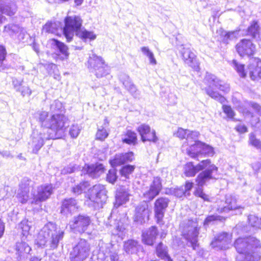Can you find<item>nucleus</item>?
I'll return each mask as SVG.
<instances>
[{"label": "nucleus", "mask_w": 261, "mask_h": 261, "mask_svg": "<svg viewBox=\"0 0 261 261\" xmlns=\"http://www.w3.org/2000/svg\"><path fill=\"white\" fill-rule=\"evenodd\" d=\"M203 169L205 170L198 175L196 179L197 185L202 186L207 181L213 178V174L218 171V168L211 164L210 160H203L197 166H194L192 162L188 163L184 167V173L186 176L193 177L197 172Z\"/></svg>", "instance_id": "obj_1"}, {"label": "nucleus", "mask_w": 261, "mask_h": 261, "mask_svg": "<svg viewBox=\"0 0 261 261\" xmlns=\"http://www.w3.org/2000/svg\"><path fill=\"white\" fill-rule=\"evenodd\" d=\"M64 231L58 230L57 226L49 222L44 226L38 234L36 244L40 247L48 246L50 249L56 248L64 236Z\"/></svg>", "instance_id": "obj_2"}, {"label": "nucleus", "mask_w": 261, "mask_h": 261, "mask_svg": "<svg viewBox=\"0 0 261 261\" xmlns=\"http://www.w3.org/2000/svg\"><path fill=\"white\" fill-rule=\"evenodd\" d=\"M204 81L208 86L205 88L206 94L221 103H224L226 101L225 98L218 92L214 91L213 87L219 89L224 93H227L230 90L229 85L222 81L215 75L208 73H206Z\"/></svg>", "instance_id": "obj_3"}, {"label": "nucleus", "mask_w": 261, "mask_h": 261, "mask_svg": "<svg viewBox=\"0 0 261 261\" xmlns=\"http://www.w3.org/2000/svg\"><path fill=\"white\" fill-rule=\"evenodd\" d=\"M55 139L56 135L54 133L46 131L44 128H40L33 131L29 145L32 148L33 152L37 153L46 140Z\"/></svg>", "instance_id": "obj_4"}, {"label": "nucleus", "mask_w": 261, "mask_h": 261, "mask_svg": "<svg viewBox=\"0 0 261 261\" xmlns=\"http://www.w3.org/2000/svg\"><path fill=\"white\" fill-rule=\"evenodd\" d=\"M87 66L90 72L97 78L102 77L109 73L108 67L100 56L92 54L89 58Z\"/></svg>", "instance_id": "obj_5"}, {"label": "nucleus", "mask_w": 261, "mask_h": 261, "mask_svg": "<svg viewBox=\"0 0 261 261\" xmlns=\"http://www.w3.org/2000/svg\"><path fill=\"white\" fill-rule=\"evenodd\" d=\"M89 204H91L95 209L102 207L107 199V191L105 187L101 185H96L89 190Z\"/></svg>", "instance_id": "obj_6"}, {"label": "nucleus", "mask_w": 261, "mask_h": 261, "mask_svg": "<svg viewBox=\"0 0 261 261\" xmlns=\"http://www.w3.org/2000/svg\"><path fill=\"white\" fill-rule=\"evenodd\" d=\"M200 227L197 220H189L182 230L184 238L188 241L194 250L197 247L198 236Z\"/></svg>", "instance_id": "obj_7"}, {"label": "nucleus", "mask_w": 261, "mask_h": 261, "mask_svg": "<svg viewBox=\"0 0 261 261\" xmlns=\"http://www.w3.org/2000/svg\"><path fill=\"white\" fill-rule=\"evenodd\" d=\"M82 25V20L77 16H68L65 19V27L63 32L67 41L70 42L74 36V33L81 30Z\"/></svg>", "instance_id": "obj_8"}, {"label": "nucleus", "mask_w": 261, "mask_h": 261, "mask_svg": "<svg viewBox=\"0 0 261 261\" xmlns=\"http://www.w3.org/2000/svg\"><path fill=\"white\" fill-rule=\"evenodd\" d=\"M234 246L238 253L249 255L253 248L260 246L259 241L255 238L249 237L246 238H238L234 242Z\"/></svg>", "instance_id": "obj_9"}, {"label": "nucleus", "mask_w": 261, "mask_h": 261, "mask_svg": "<svg viewBox=\"0 0 261 261\" xmlns=\"http://www.w3.org/2000/svg\"><path fill=\"white\" fill-rule=\"evenodd\" d=\"M215 207L219 213H227L230 211L242 208L238 205L237 198L231 195H226L223 199L217 200Z\"/></svg>", "instance_id": "obj_10"}, {"label": "nucleus", "mask_w": 261, "mask_h": 261, "mask_svg": "<svg viewBox=\"0 0 261 261\" xmlns=\"http://www.w3.org/2000/svg\"><path fill=\"white\" fill-rule=\"evenodd\" d=\"M90 246L84 239H80L70 253V258L75 261H83L89 255Z\"/></svg>", "instance_id": "obj_11"}, {"label": "nucleus", "mask_w": 261, "mask_h": 261, "mask_svg": "<svg viewBox=\"0 0 261 261\" xmlns=\"http://www.w3.org/2000/svg\"><path fill=\"white\" fill-rule=\"evenodd\" d=\"M34 186V181L28 177H24L19 184L16 198L19 202L25 203L30 199V190Z\"/></svg>", "instance_id": "obj_12"}, {"label": "nucleus", "mask_w": 261, "mask_h": 261, "mask_svg": "<svg viewBox=\"0 0 261 261\" xmlns=\"http://www.w3.org/2000/svg\"><path fill=\"white\" fill-rule=\"evenodd\" d=\"M188 154L192 158H196L201 154L212 156L214 154L213 148L207 145L200 142H196V144H190L187 149Z\"/></svg>", "instance_id": "obj_13"}, {"label": "nucleus", "mask_w": 261, "mask_h": 261, "mask_svg": "<svg viewBox=\"0 0 261 261\" xmlns=\"http://www.w3.org/2000/svg\"><path fill=\"white\" fill-rule=\"evenodd\" d=\"M66 117L62 114H55L49 117V125L44 128L47 132H51L56 135L58 132L63 131L66 124Z\"/></svg>", "instance_id": "obj_14"}, {"label": "nucleus", "mask_w": 261, "mask_h": 261, "mask_svg": "<svg viewBox=\"0 0 261 261\" xmlns=\"http://www.w3.org/2000/svg\"><path fill=\"white\" fill-rule=\"evenodd\" d=\"M53 193V187L50 184H44L37 187V193L32 192V204H38L48 199Z\"/></svg>", "instance_id": "obj_15"}, {"label": "nucleus", "mask_w": 261, "mask_h": 261, "mask_svg": "<svg viewBox=\"0 0 261 261\" xmlns=\"http://www.w3.org/2000/svg\"><path fill=\"white\" fill-rule=\"evenodd\" d=\"M179 50L185 63L194 70L199 71L200 70L199 63L191 49L182 45Z\"/></svg>", "instance_id": "obj_16"}, {"label": "nucleus", "mask_w": 261, "mask_h": 261, "mask_svg": "<svg viewBox=\"0 0 261 261\" xmlns=\"http://www.w3.org/2000/svg\"><path fill=\"white\" fill-rule=\"evenodd\" d=\"M169 202L168 198L160 197L157 199L154 203L155 218L157 223L160 225L164 224L163 219Z\"/></svg>", "instance_id": "obj_17"}, {"label": "nucleus", "mask_w": 261, "mask_h": 261, "mask_svg": "<svg viewBox=\"0 0 261 261\" xmlns=\"http://www.w3.org/2000/svg\"><path fill=\"white\" fill-rule=\"evenodd\" d=\"M91 222L89 216L79 215L74 217L73 220L70 222L69 225L71 229L80 233H83L87 230Z\"/></svg>", "instance_id": "obj_18"}, {"label": "nucleus", "mask_w": 261, "mask_h": 261, "mask_svg": "<svg viewBox=\"0 0 261 261\" xmlns=\"http://www.w3.org/2000/svg\"><path fill=\"white\" fill-rule=\"evenodd\" d=\"M151 211L149 208L148 203L144 201L141 202L136 208V213L134 215V221L138 223L142 224L149 220Z\"/></svg>", "instance_id": "obj_19"}, {"label": "nucleus", "mask_w": 261, "mask_h": 261, "mask_svg": "<svg viewBox=\"0 0 261 261\" xmlns=\"http://www.w3.org/2000/svg\"><path fill=\"white\" fill-rule=\"evenodd\" d=\"M236 49L240 56H251L255 51V45L248 39H242L237 45Z\"/></svg>", "instance_id": "obj_20"}, {"label": "nucleus", "mask_w": 261, "mask_h": 261, "mask_svg": "<svg viewBox=\"0 0 261 261\" xmlns=\"http://www.w3.org/2000/svg\"><path fill=\"white\" fill-rule=\"evenodd\" d=\"M162 188V186L161 178L159 177H154L150 185L149 189L144 192V197L149 201L152 200L155 197L159 194Z\"/></svg>", "instance_id": "obj_21"}, {"label": "nucleus", "mask_w": 261, "mask_h": 261, "mask_svg": "<svg viewBox=\"0 0 261 261\" xmlns=\"http://www.w3.org/2000/svg\"><path fill=\"white\" fill-rule=\"evenodd\" d=\"M105 170L102 164L96 163L95 164H85L82 170V175L88 174L93 178L98 177Z\"/></svg>", "instance_id": "obj_22"}, {"label": "nucleus", "mask_w": 261, "mask_h": 261, "mask_svg": "<svg viewBox=\"0 0 261 261\" xmlns=\"http://www.w3.org/2000/svg\"><path fill=\"white\" fill-rule=\"evenodd\" d=\"M230 240V236L228 233L222 232L215 238V240L212 241L211 245L213 248L226 249L229 247Z\"/></svg>", "instance_id": "obj_23"}, {"label": "nucleus", "mask_w": 261, "mask_h": 261, "mask_svg": "<svg viewBox=\"0 0 261 261\" xmlns=\"http://www.w3.org/2000/svg\"><path fill=\"white\" fill-rule=\"evenodd\" d=\"M79 205L76 200L72 198L65 199L62 204L61 213L66 216L76 212Z\"/></svg>", "instance_id": "obj_24"}, {"label": "nucleus", "mask_w": 261, "mask_h": 261, "mask_svg": "<svg viewBox=\"0 0 261 261\" xmlns=\"http://www.w3.org/2000/svg\"><path fill=\"white\" fill-rule=\"evenodd\" d=\"M130 195V191L128 188L124 186L119 187L116 192L114 206L117 207L126 203L129 201Z\"/></svg>", "instance_id": "obj_25"}, {"label": "nucleus", "mask_w": 261, "mask_h": 261, "mask_svg": "<svg viewBox=\"0 0 261 261\" xmlns=\"http://www.w3.org/2000/svg\"><path fill=\"white\" fill-rule=\"evenodd\" d=\"M134 159L133 153L129 152L125 153L116 154L113 159L109 161V162L111 165L114 167L132 162Z\"/></svg>", "instance_id": "obj_26"}, {"label": "nucleus", "mask_w": 261, "mask_h": 261, "mask_svg": "<svg viewBox=\"0 0 261 261\" xmlns=\"http://www.w3.org/2000/svg\"><path fill=\"white\" fill-rule=\"evenodd\" d=\"M108 247H111V250H110L109 252L105 253L103 251L100 250L96 258L98 261H108L109 258L111 261H118L119 257L117 250L114 248V246L111 244H108Z\"/></svg>", "instance_id": "obj_27"}, {"label": "nucleus", "mask_w": 261, "mask_h": 261, "mask_svg": "<svg viewBox=\"0 0 261 261\" xmlns=\"http://www.w3.org/2000/svg\"><path fill=\"white\" fill-rule=\"evenodd\" d=\"M252 61L248 67L249 75L252 80H255L257 77H261V62L256 59H252Z\"/></svg>", "instance_id": "obj_28"}, {"label": "nucleus", "mask_w": 261, "mask_h": 261, "mask_svg": "<svg viewBox=\"0 0 261 261\" xmlns=\"http://www.w3.org/2000/svg\"><path fill=\"white\" fill-rule=\"evenodd\" d=\"M158 230L155 226H151L148 230L144 231L142 233V241L148 245H153Z\"/></svg>", "instance_id": "obj_29"}, {"label": "nucleus", "mask_w": 261, "mask_h": 261, "mask_svg": "<svg viewBox=\"0 0 261 261\" xmlns=\"http://www.w3.org/2000/svg\"><path fill=\"white\" fill-rule=\"evenodd\" d=\"M124 249L128 254L136 253L143 254L142 247L138 244V242L134 240H129L125 242L124 244Z\"/></svg>", "instance_id": "obj_30"}, {"label": "nucleus", "mask_w": 261, "mask_h": 261, "mask_svg": "<svg viewBox=\"0 0 261 261\" xmlns=\"http://www.w3.org/2000/svg\"><path fill=\"white\" fill-rule=\"evenodd\" d=\"M17 7L13 2H7L0 0V12L8 16L13 15L16 12Z\"/></svg>", "instance_id": "obj_31"}, {"label": "nucleus", "mask_w": 261, "mask_h": 261, "mask_svg": "<svg viewBox=\"0 0 261 261\" xmlns=\"http://www.w3.org/2000/svg\"><path fill=\"white\" fill-rule=\"evenodd\" d=\"M16 254L18 255L17 259L20 260L25 259V255L29 253L31 248L28 244L22 241L16 244Z\"/></svg>", "instance_id": "obj_32"}, {"label": "nucleus", "mask_w": 261, "mask_h": 261, "mask_svg": "<svg viewBox=\"0 0 261 261\" xmlns=\"http://www.w3.org/2000/svg\"><path fill=\"white\" fill-rule=\"evenodd\" d=\"M61 23L59 22L46 23L43 28V31L48 33L58 34V31L63 32Z\"/></svg>", "instance_id": "obj_33"}, {"label": "nucleus", "mask_w": 261, "mask_h": 261, "mask_svg": "<svg viewBox=\"0 0 261 261\" xmlns=\"http://www.w3.org/2000/svg\"><path fill=\"white\" fill-rule=\"evenodd\" d=\"M36 117L41 124L40 128H47L49 125V117L46 111H38L36 113Z\"/></svg>", "instance_id": "obj_34"}, {"label": "nucleus", "mask_w": 261, "mask_h": 261, "mask_svg": "<svg viewBox=\"0 0 261 261\" xmlns=\"http://www.w3.org/2000/svg\"><path fill=\"white\" fill-rule=\"evenodd\" d=\"M157 255L161 259L167 261H172L168 254L167 247L162 243H160L156 248Z\"/></svg>", "instance_id": "obj_35"}, {"label": "nucleus", "mask_w": 261, "mask_h": 261, "mask_svg": "<svg viewBox=\"0 0 261 261\" xmlns=\"http://www.w3.org/2000/svg\"><path fill=\"white\" fill-rule=\"evenodd\" d=\"M123 142L128 144L135 145L137 143V134L131 130H127L122 138Z\"/></svg>", "instance_id": "obj_36"}, {"label": "nucleus", "mask_w": 261, "mask_h": 261, "mask_svg": "<svg viewBox=\"0 0 261 261\" xmlns=\"http://www.w3.org/2000/svg\"><path fill=\"white\" fill-rule=\"evenodd\" d=\"M51 41V45L57 48L66 58H67L69 56L67 47L63 43L56 39H53Z\"/></svg>", "instance_id": "obj_37"}, {"label": "nucleus", "mask_w": 261, "mask_h": 261, "mask_svg": "<svg viewBox=\"0 0 261 261\" xmlns=\"http://www.w3.org/2000/svg\"><path fill=\"white\" fill-rule=\"evenodd\" d=\"M76 35L85 41L88 40H93L96 37V35L93 32L88 31L86 30H81L80 31L77 32Z\"/></svg>", "instance_id": "obj_38"}, {"label": "nucleus", "mask_w": 261, "mask_h": 261, "mask_svg": "<svg viewBox=\"0 0 261 261\" xmlns=\"http://www.w3.org/2000/svg\"><path fill=\"white\" fill-rule=\"evenodd\" d=\"M32 226V222L27 220H23L19 224L18 227L22 231V234L23 236H27Z\"/></svg>", "instance_id": "obj_39"}, {"label": "nucleus", "mask_w": 261, "mask_h": 261, "mask_svg": "<svg viewBox=\"0 0 261 261\" xmlns=\"http://www.w3.org/2000/svg\"><path fill=\"white\" fill-rule=\"evenodd\" d=\"M141 50L143 54L147 57L149 60L150 64L155 65L156 64L157 62L154 58L153 53L149 49L148 47L144 46L141 48Z\"/></svg>", "instance_id": "obj_40"}, {"label": "nucleus", "mask_w": 261, "mask_h": 261, "mask_svg": "<svg viewBox=\"0 0 261 261\" xmlns=\"http://www.w3.org/2000/svg\"><path fill=\"white\" fill-rule=\"evenodd\" d=\"M135 167L133 165H126L122 167L120 170V173L122 176L125 178H129V175L134 172Z\"/></svg>", "instance_id": "obj_41"}, {"label": "nucleus", "mask_w": 261, "mask_h": 261, "mask_svg": "<svg viewBox=\"0 0 261 261\" xmlns=\"http://www.w3.org/2000/svg\"><path fill=\"white\" fill-rule=\"evenodd\" d=\"M248 34L255 38L259 34V25L257 22L253 21L248 29Z\"/></svg>", "instance_id": "obj_42"}, {"label": "nucleus", "mask_w": 261, "mask_h": 261, "mask_svg": "<svg viewBox=\"0 0 261 261\" xmlns=\"http://www.w3.org/2000/svg\"><path fill=\"white\" fill-rule=\"evenodd\" d=\"M249 224L252 227L258 228L261 229V218L253 215H250L248 216Z\"/></svg>", "instance_id": "obj_43"}, {"label": "nucleus", "mask_w": 261, "mask_h": 261, "mask_svg": "<svg viewBox=\"0 0 261 261\" xmlns=\"http://www.w3.org/2000/svg\"><path fill=\"white\" fill-rule=\"evenodd\" d=\"M20 31V28L18 25L8 24L5 27L4 32L8 33L10 36L18 33Z\"/></svg>", "instance_id": "obj_44"}, {"label": "nucleus", "mask_w": 261, "mask_h": 261, "mask_svg": "<svg viewBox=\"0 0 261 261\" xmlns=\"http://www.w3.org/2000/svg\"><path fill=\"white\" fill-rule=\"evenodd\" d=\"M90 186L87 181L81 182L73 188L72 191L74 194L77 195L81 194L83 192L85 191Z\"/></svg>", "instance_id": "obj_45"}, {"label": "nucleus", "mask_w": 261, "mask_h": 261, "mask_svg": "<svg viewBox=\"0 0 261 261\" xmlns=\"http://www.w3.org/2000/svg\"><path fill=\"white\" fill-rule=\"evenodd\" d=\"M200 134L197 131H191L189 130V132L187 134V137L186 138V140L187 141L188 144L189 142H194L195 143H196V142H198V139Z\"/></svg>", "instance_id": "obj_46"}, {"label": "nucleus", "mask_w": 261, "mask_h": 261, "mask_svg": "<svg viewBox=\"0 0 261 261\" xmlns=\"http://www.w3.org/2000/svg\"><path fill=\"white\" fill-rule=\"evenodd\" d=\"M238 34L239 32L237 31L228 32H222V36H223V41L227 43L229 40L237 38Z\"/></svg>", "instance_id": "obj_47"}, {"label": "nucleus", "mask_w": 261, "mask_h": 261, "mask_svg": "<svg viewBox=\"0 0 261 261\" xmlns=\"http://www.w3.org/2000/svg\"><path fill=\"white\" fill-rule=\"evenodd\" d=\"M234 68L241 77H245L246 73L244 69V65L239 63L236 60L233 61Z\"/></svg>", "instance_id": "obj_48"}, {"label": "nucleus", "mask_w": 261, "mask_h": 261, "mask_svg": "<svg viewBox=\"0 0 261 261\" xmlns=\"http://www.w3.org/2000/svg\"><path fill=\"white\" fill-rule=\"evenodd\" d=\"M138 132L141 136V139L150 132V127L149 125L142 124L138 127Z\"/></svg>", "instance_id": "obj_49"}, {"label": "nucleus", "mask_w": 261, "mask_h": 261, "mask_svg": "<svg viewBox=\"0 0 261 261\" xmlns=\"http://www.w3.org/2000/svg\"><path fill=\"white\" fill-rule=\"evenodd\" d=\"M120 80L126 89L130 87V85H134L129 76L126 74H124L121 75Z\"/></svg>", "instance_id": "obj_50"}, {"label": "nucleus", "mask_w": 261, "mask_h": 261, "mask_svg": "<svg viewBox=\"0 0 261 261\" xmlns=\"http://www.w3.org/2000/svg\"><path fill=\"white\" fill-rule=\"evenodd\" d=\"M117 179V171L115 169H110L107 176V180L112 184H114Z\"/></svg>", "instance_id": "obj_51"}, {"label": "nucleus", "mask_w": 261, "mask_h": 261, "mask_svg": "<svg viewBox=\"0 0 261 261\" xmlns=\"http://www.w3.org/2000/svg\"><path fill=\"white\" fill-rule=\"evenodd\" d=\"M249 143L255 148L261 150V141L257 139L255 135L251 133L249 136Z\"/></svg>", "instance_id": "obj_52"}, {"label": "nucleus", "mask_w": 261, "mask_h": 261, "mask_svg": "<svg viewBox=\"0 0 261 261\" xmlns=\"http://www.w3.org/2000/svg\"><path fill=\"white\" fill-rule=\"evenodd\" d=\"M108 136V133L105 128L102 127L98 128L96 134V139L101 141L104 140Z\"/></svg>", "instance_id": "obj_53"}, {"label": "nucleus", "mask_w": 261, "mask_h": 261, "mask_svg": "<svg viewBox=\"0 0 261 261\" xmlns=\"http://www.w3.org/2000/svg\"><path fill=\"white\" fill-rule=\"evenodd\" d=\"M142 140L144 142L147 141L156 142L158 140V138L155 136V130H152L151 132L150 131L147 135L143 137Z\"/></svg>", "instance_id": "obj_54"}, {"label": "nucleus", "mask_w": 261, "mask_h": 261, "mask_svg": "<svg viewBox=\"0 0 261 261\" xmlns=\"http://www.w3.org/2000/svg\"><path fill=\"white\" fill-rule=\"evenodd\" d=\"M224 220H225V218L222 216L213 215H210V216H208V217H207V218L205 219V220L204 221V224L205 225H208L211 222L214 221L219 220L220 221H223Z\"/></svg>", "instance_id": "obj_55"}, {"label": "nucleus", "mask_w": 261, "mask_h": 261, "mask_svg": "<svg viewBox=\"0 0 261 261\" xmlns=\"http://www.w3.org/2000/svg\"><path fill=\"white\" fill-rule=\"evenodd\" d=\"M62 108V103L58 100H55L50 105V110L52 112H61Z\"/></svg>", "instance_id": "obj_56"}, {"label": "nucleus", "mask_w": 261, "mask_h": 261, "mask_svg": "<svg viewBox=\"0 0 261 261\" xmlns=\"http://www.w3.org/2000/svg\"><path fill=\"white\" fill-rule=\"evenodd\" d=\"M189 132V129H185L179 127L178 128L177 132L174 135L180 139H186L187 134Z\"/></svg>", "instance_id": "obj_57"}, {"label": "nucleus", "mask_w": 261, "mask_h": 261, "mask_svg": "<svg viewBox=\"0 0 261 261\" xmlns=\"http://www.w3.org/2000/svg\"><path fill=\"white\" fill-rule=\"evenodd\" d=\"M222 108L223 112L226 114L228 118L230 119L233 118L235 113L231 107L227 105H223Z\"/></svg>", "instance_id": "obj_58"}, {"label": "nucleus", "mask_w": 261, "mask_h": 261, "mask_svg": "<svg viewBox=\"0 0 261 261\" xmlns=\"http://www.w3.org/2000/svg\"><path fill=\"white\" fill-rule=\"evenodd\" d=\"M202 186H198V188L194 192V194L197 197H201L205 201H208V196L203 192V189Z\"/></svg>", "instance_id": "obj_59"}, {"label": "nucleus", "mask_w": 261, "mask_h": 261, "mask_svg": "<svg viewBox=\"0 0 261 261\" xmlns=\"http://www.w3.org/2000/svg\"><path fill=\"white\" fill-rule=\"evenodd\" d=\"M12 85L14 88L17 92L23 85V79H18L16 77L12 78Z\"/></svg>", "instance_id": "obj_60"}, {"label": "nucleus", "mask_w": 261, "mask_h": 261, "mask_svg": "<svg viewBox=\"0 0 261 261\" xmlns=\"http://www.w3.org/2000/svg\"><path fill=\"white\" fill-rule=\"evenodd\" d=\"M80 130L78 125H73L70 128L69 134L72 138H76L80 134Z\"/></svg>", "instance_id": "obj_61"}, {"label": "nucleus", "mask_w": 261, "mask_h": 261, "mask_svg": "<svg viewBox=\"0 0 261 261\" xmlns=\"http://www.w3.org/2000/svg\"><path fill=\"white\" fill-rule=\"evenodd\" d=\"M114 228L115 231L112 232L114 234H119V232H123L125 229L122 223L119 221L115 224Z\"/></svg>", "instance_id": "obj_62"}, {"label": "nucleus", "mask_w": 261, "mask_h": 261, "mask_svg": "<svg viewBox=\"0 0 261 261\" xmlns=\"http://www.w3.org/2000/svg\"><path fill=\"white\" fill-rule=\"evenodd\" d=\"M21 93L22 96L30 95L32 91L28 86L22 85L20 89L17 91Z\"/></svg>", "instance_id": "obj_63"}, {"label": "nucleus", "mask_w": 261, "mask_h": 261, "mask_svg": "<svg viewBox=\"0 0 261 261\" xmlns=\"http://www.w3.org/2000/svg\"><path fill=\"white\" fill-rule=\"evenodd\" d=\"M126 90L135 97H137L140 95L139 92L135 85H130V87L128 88Z\"/></svg>", "instance_id": "obj_64"}]
</instances>
